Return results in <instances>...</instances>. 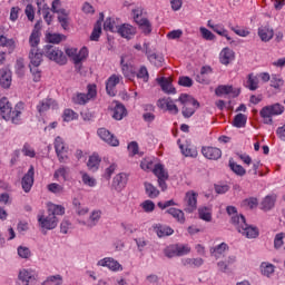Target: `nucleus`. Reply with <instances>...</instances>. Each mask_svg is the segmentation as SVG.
I'll return each mask as SVG.
<instances>
[{"label": "nucleus", "instance_id": "f257e3e1", "mask_svg": "<svg viewBox=\"0 0 285 285\" xmlns=\"http://www.w3.org/2000/svg\"><path fill=\"white\" fill-rule=\"evenodd\" d=\"M26 106L23 102H18L12 109V104L8 98L2 97L0 99V115L6 121H11L12 124H21V115Z\"/></svg>", "mask_w": 285, "mask_h": 285}, {"label": "nucleus", "instance_id": "f03ea898", "mask_svg": "<svg viewBox=\"0 0 285 285\" xmlns=\"http://www.w3.org/2000/svg\"><path fill=\"white\" fill-rule=\"evenodd\" d=\"M232 224L238 233H242L247 239H255L259 237V229L257 227L246 224L244 216H232Z\"/></svg>", "mask_w": 285, "mask_h": 285}, {"label": "nucleus", "instance_id": "7ed1b4c3", "mask_svg": "<svg viewBox=\"0 0 285 285\" xmlns=\"http://www.w3.org/2000/svg\"><path fill=\"white\" fill-rule=\"evenodd\" d=\"M178 101L183 106L181 115L185 119H190V117H193V115H195L199 108V101L187 94H181Z\"/></svg>", "mask_w": 285, "mask_h": 285}, {"label": "nucleus", "instance_id": "20e7f679", "mask_svg": "<svg viewBox=\"0 0 285 285\" xmlns=\"http://www.w3.org/2000/svg\"><path fill=\"white\" fill-rule=\"evenodd\" d=\"M284 106L279 102L263 107L259 111V115L263 118V124L273 126V117H279V115H284Z\"/></svg>", "mask_w": 285, "mask_h": 285}, {"label": "nucleus", "instance_id": "39448f33", "mask_svg": "<svg viewBox=\"0 0 285 285\" xmlns=\"http://www.w3.org/2000/svg\"><path fill=\"white\" fill-rule=\"evenodd\" d=\"M97 97V85H88L87 86V94L77 92L72 96L71 101L76 106H86L90 100Z\"/></svg>", "mask_w": 285, "mask_h": 285}, {"label": "nucleus", "instance_id": "423d86ee", "mask_svg": "<svg viewBox=\"0 0 285 285\" xmlns=\"http://www.w3.org/2000/svg\"><path fill=\"white\" fill-rule=\"evenodd\" d=\"M43 55L47 59H50V61L59 63V66H66V63H68V59L66 58V55H63V51L52 45L45 46Z\"/></svg>", "mask_w": 285, "mask_h": 285}, {"label": "nucleus", "instance_id": "0eeeda50", "mask_svg": "<svg viewBox=\"0 0 285 285\" xmlns=\"http://www.w3.org/2000/svg\"><path fill=\"white\" fill-rule=\"evenodd\" d=\"M144 14V9L138 7L132 10L134 21L139 26L140 30H142L144 35H150L153 32V24L148 18H141Z\"/></svg>", "mask_w": 285, "mask_h": 285}, {"label": "nucleus", "instance_id": "6e6552de", "mask_svg": "<svg viewBox=\"0 0 285 285\" xmlns=\"http://www.w3.org/2000/svg\"><path fill=\"white\" fill-rule=\"evenodd\" d=\"M38 224L45 230H55L59 224V218L51 213H49L48 216L38 215Z\"/></svg>", "mask_w": 285, "mask_h": 285}, {"label": "nucleus", "instance_id": "1a4fd4ad", "mask_svg": "<svg viewBox=\"0 0 285 285\" xmlns=\"http://www.w3.org/2000/svg\"><path fill=\"white\" fill-rule=\"evenodd\" d=\"M124 79L121 75H111L106 81V91L109 97H115L117 95V86H119L120 81Z\"/></svg>", "mask_w": 285, "mask_h": 285}, {"label": "nucleus", "instance_id": "9d476101", "mask_svg": "<svg viewBox=\"0 0 285 285\" xmlns=\"http://www.w3.org/2000/svg\"><path fill=\"white\" fill-rule=\"evenodd\" d=\"M36 3L38 7V13L42 12L47 26H51L52 19H55V14H52V11L50 7H48V3H46V0H36Z\"/></svg>", "mask_w": 285, "mask_h": 285}, {"label": "nucleus", "instance_id": "9b49d317", "mask_svg": "<svg viewBox=\"0 0 285 285\" xmlns=\"http://www.w3.org/2000/svg\"><path fill=\"white\" fill-rule=\"evenodd\" d=\"M197 197H199V194L189 190L185 195V213H195L197 210Z\"/></svg>", "mask_w": 285, "mask_h": 285}, {"label": "nucleus", "instance_id": "f8f14e48", "mask_svg": "<svg viewBox=\"0 0 285 285\" xmlns=\"http://www.w3.org/2000/svg\"><path fill=\"white\" fill-rule=\"evenodd\" d=\"M97 266H102L104 268H109V271H112L114 273L124 271V266H121V264H119V262H117L112 257H105V258L98 261Z\"/></svg>", "mask_w": 285, "mask_h": 285}, {"label": "nucleus", "instance_id": "ddd939ff", "mask_svg": "<svg viewBox=\"0 0 285 285\" xmlns=\"http://www.w3.org/2000/svg\"><path fill=\"white\" fill-rule=\"evenodd\" d=\"M97 135L109 146H119V139H117L116 136L110 132V130L101 127L97 130Z\"/></svg>", "mask_w": 285, "mask_h": 285}, {"label": "nucleus", "instance_id": "4468645a", "mask_svg": "<svg viewBox=\"0 0 285 285\" xmlns=\"http://www.w3.org/2000/svg\"><path fill=\"white\" fill-rule=\"evenodd\" d=\"M21 186L26 193L32 190V186H35V166L31 165L27 174L22 177Z\"/></svg>", "mask_w": 285, "mask_h": 285}, {"label": "nucleus", "instance_id": "2eb2a0df", "mask_svg": "<svg viewBox=\"0 0 285 285\" xmlns=\"http://www.w3.org/2000/svg\"><path fill=\"white\" fill-rule=\"evenodd\" d=\"M55 150L57 154V157L61 164H66V160L68 159V156L66 155V142H63V138L56 137L55 139Z\"/></svg>", "mask_w": 285, "mask_h": 285}, {"label": "nucleus", "instance_id": "dca6fc26", "mask_svg": "<svg viewBox=\"0 0 285 285\" xmlns=\"http://www.w3.org/2000/svg\"><path fill=\"white\" fill-rule=\"evenodd\" d=\"M158 108L161 110H168L171 115H179V108L175 105V101L170 98H161L158 100Z\"/></svg>", "mask_w": 285, "mask_h": 285}, {"label": "nucleus", "instance_id": "f3484780", "mask_svg": "<svg viewBox=\"0 0 285 285\" xmlns=\"http://www.w3.org/2000/svg\"><path fill=\"white\" fill-rule=\"evenodd\" d=\"M126 184H128V175L120 173L114 177L111 188L117 190V193H121L122 189L126 188Z\"/></svg>", "mask_w": 285, "mask_h": 285}, {"label": "nucleus", "instance_id": "a211bd4d", "mask_svg": "<svg viewBox=\"0 0 285 285\" xmlns=\"http://www.w3.org/2000/svg\"><path fill=\"white\" fill-rule=\"evenodd\" d=\"M202 155L205 157V159L217 161V159H222V149L217 147H203Z\"/></svg>", "mask_w": 285, "mask_h": 285}, {"label": "nucleus", "instance_id": "6ab92c4d", "mask_svg": "<svg viewBox=\"0 0 285 285\" xmlns=\"http://www.w3.org/2000/svg\"><path fill=\"white\" fill-rule=\"evenodd\" d=\"M30 67L39 68L41 66V61H43V53L39 51L38 48H31L29 52Z\"/></svg>", "mask_w": 285, "mask_h": 285}, {"label": "nucleus", "instance_id": "aec40b11", "mask_svg": "<svg viewBox=\"0 0 285 285\" xmlns=\"http://www.w3.org/2000/svg\"><path fill=\"white\" fill-rule=\"evenodd\" d=\"M277 202V195L272 194L267 195L261 202V210L268 213V210H273L275 208V203Z\"/></svg>", "mask_w": 285, "mask_h": 285}, {"label": "nucleus", "instance_id": "412c9836", "mask_svg": "<svg viewBox=\"0 0 285 285\" xmlns=\"http://www.w3.org/2000/svg\"><path fill=\"white\" fill-rule=\"evenodd\" d=\"M219 61L223 66H228L230 61H235V51L228 47L224 48L219 53Z\"/></svg>", "mask_w": 285, "mask_h": 285}, {"label": "nucleus", "instance_id": "4be33fe9", "mask_svg": "<svg viewBox=\"0 0 285 285\" xmlns=\"http://www.w3.org/2000/svg\"><path fill=\"white\" fill-rule=\"evenodd\" d=\"M154 233L158 237H170L175 230L170 226L161 225V224H156L153 226Z\"/></svg>", "mask_w": 285, "mask_h": 285}, {"label": "nucleus", "instance_id": "5701e85b", "mask_svg": "<svg viewBox=\"0 0 285 285\" xmlns=\"http://www.w3.org/2000/svg\"><path fill=\"white\" fill-rule=\"evenodd\" d=\"M1 88H10L12 86V72L8 69H0Z\"/></svg>", "mask_w": 285, "mask_h": 285}, {"label": "nucleus", "instance_id": "b1692460", "mask_svg": "<svg viewBox=\"0 0 285 285\" xmlns=\"http://www.w3.org/2000/svg\"><path fill=\"white\" fill-rule=\"evenodd\" d=\"M179 149L184 157H190L191 159H197V156L199 155V153L197 151V147L190 146L188 144H179Z\"/></svg>", "mask_w": 285, "mask_h": 285}, {"label": "nucleus", "instance_id": "393cba45", "mask_svg": "<svg viewBox=\"0 0 285 285\" xmlns=\"http://www.w3.org/2000/svg\"><path fill=\"white\" fill-rule=\"evenodd\" d=\"M120 66L124 77L126 79H129V81H132V79H135L136 77L135 67L132 65L125 63L124 58H121L120 60Z\"/></svg>", "mask_w": 285, "mask_h": 285}, {"label": "nucleus", "instance_id": "a878e982", "mask_svg": "<svg viewBox=\"0 0 285 285\" xmlns=\"http://www.w3.org/2000/svg\"><path fill=\"white\" fill-rule=\"evenodd\" d=\"M161 90H164L167 95H176L177 89L173 87V82L168 78H158L157 79Z\"/></svg>", "mask_w": 285, "mask_h": 285}, {"label": "nucleus", "instance_id": "bb28decb", "mask_svg": "<svg viewBox=\"0 0 285 285\" xmlns=\"http://www.w3.org/2000/svg\"><path fill=\"white\" fill-rule=\"evenodd\" d=\"M136 33H137V30L135 29V27L130 24H122L118 27V35H120V37H122L124 39H130Z\"/></svg>", "mask_w": 285, "mask_h": 285}, {"label": "nucleus", "instance_id": "cd10ccee", "mask_svg": "<svg viewBox=\"0 0 285 285\" xmlns=\"http://www.w3.org/2000/svg\"><path fill=\"white\" fill-rule=\"evenodd\" d=\"M258 37L262 41L267 43V41H271V39L275 37V31L271 27H261L258 28Z\"/></svg>", "mask_w": 285, "mask_h": 285}, {"label": "nucleus", "instance_id": "c85d7f7f", "mask_svg": "<svg viewBox=\"0 0 285 285\" xmlns=\"http://www.w3.org/2000/svg\"><path fill=\"white\" fill-rule=\"evenodd\" d=\"M226 250H228V244L220 243L219 245L210 248V255L212 257H215V259H219L220 257H224Z\"/></svg>", "mask_w": 285, "mask_h": 285}, {"label": "nucleus", "instance_id": "c756f323", "mask_svg": "<svg viewBox=\"0 0 285 285\" xmlns=\"http://www.w3.org/2000/svg\"><path fill=\"white\" fill-rule=\"evenodd\" d=\"M126 115H128L126 107L122 104H116L112 109V118L116 119V121H121Z\"/></svg>", "mask_w": 285, "mask_h": 285}, {"label": "nucleus", "instance_id": "7c9ffc66", "mask_svg": "<svg viewBox=\"0 0 285 285\" xmlns=\"http://www.w3.org/2000/svg\"><path fill=\"white\" fill-rule=\"evenodd\" d=\"M35 271L32 269H22L19 273V281L23 282L26 285H29L30 282H35Z\"/></svg>", "mask_w": 285, "mask_h": 285}, {"label": "nucleus", "instance_id": "2f4dec72", "mask_svg": "<svg viewBox=\"0 0 285 285\" xmlns=\"http://www.w3.org/2000/svg\"><path fill=\"white\" fill-rule=\"evenodd\" d=\"M145 193L149 199H157L159 197V189L153 185V183L145 181Z\"/></svg>", "mask_w": 285, "mask_h": 285}, {"label": "nucleus", "instance_id": "473e14b6", "mask_svg": "<svg viewBox=\"0 0 285 285\" xmlns=\"http://www.w3.org/2000/svg\"><path fill=\"white\" fill-rule=\"evenodd\" d=\"M207 26L208 28H212L216 35H219V37H225L227 41H230L232 38L228 36V30H226V28H224L222 24H212L210 21H208Z\"/></svg>", "mask_w": 285, "mask_h": 285}, {"label": "nucleus", "instance_id": "72a5a7b5", "mask_svg": "<svg viewBox=\"0 0 285 285\" xmlns=\"http://www.w3.org/2000/svg\"><path fill=\"white\" fill-rule=\"evenodd\" d=\"M0 48H8L9 53L14 52L17 45L14 39H8L6 36L0 35Z\"/></svg>", "mask_w": 285, "mask_h": 285}, {"label": "nucleus", "instance_id": "f704fd0d", "mask_svg": "<svg viewBox=\"0 0 285 285\" xmlns=\"http://www.w3.org/2000/svg\"><path fill=\"white\" fill-rule=\"evenodd\" d=\"M101 19L98 20L94 27V30L90 36L91 41H99V37H101V23L104 21V13H100Z\"/></svg>", "mask_w": 285, "mask_h": 285}, {"label": "nucleus", "instance_id": "c9c22d12", "mask_svg": "<svg viewBox=\"0 0 285 285\" xmlns=\"http://www.w3.org/2000/svg\"><path fill=\"white\" fill-rule=\"evenodd\" d=\"M53 104H55V100H52L50 98H46V99L41 100L37 105V110H38L39 115H43V112H48V109L51 108Z\"/></svg>", "mask_w": 285, "mask_h": 285}, {"label": "nucleus", "instance_id": "e433bc0d", "mask_svg": "<svg viewBox=\"0 0 285 285\" xmlns=\"http://www.w3.org/2000/svg\"><path fill=\"white\" fill-rule=\"evenodd\" d=\"M245 86L248 90H257L259 88V78L255 73H249Z\"/></svg>", "mask_w": 285, "mask_h": 285}, {"label": "nucleus", "instance_id": "4c0bfd02", "mask_svg": "<svg viewBox=\"0 0 285 285\" xmlns=\"http://www.w3.org/2000/svg\"><path fill=\"white\" fill-rule=\"evenodd\" d=\"M168 215H171L174 219H177L179 224H184L186 222V216L184 215V212L181 209H177L175 207H170L167 209Z\"/></svg>", "mask_w": 285, "mask_h": 285}, {"label": "nucleus", "instance_id": "58836bf2", "mask_svg": "<svg viewBox=\"0 0 285 285\" xmlns=\"http://www.w3.org/2000/svg\"><path fill=\"white\" fill-rule=\"evenodd\" d=\"M183 266H188L189 268H199V266H204L203 258H185L181 261Z\"/></svg>", "mask_w": 285, "mask_h": 285}, {"label": "nucleus", "instance_id": "ea45409f", "mask_svg": "<svg viewBox=\"0 0 285 285\" xmlns=\"http://www.w3.org/2000/svg\"><path fill=\"white\" fill-rule=\"evenodd\" d=\"M58 21L63 30H68V26H70V13L68 11H60L58 13Z\"/></svg>", "mask_w": 285, "mask_h": 285}, {"label": "nucleus", "instance_id": "a19ab883", "mask_svg": "<svg viewBox=\"0 0 285 285\" xmlns=\"http://www.w3.org/2000/svg\"><path fill=\"white\" fill-rule=\"evenodd\" d=\"M72 204H73V210L79 215V217H83V215H88V210H89L88 207L82 206L79 199L75 198L72 200Z\"/></svg>", "mask_w": 285, "mask_h": 285}, {"label": "nucleus", "instance_id": "79ce46f5", "mask_svg": "<svg viewBox=\"0 0 285 285\" xmlns=\"http://www.w3.org/2000/svg\"><path fill=\"white\" fill-rule=\"evenodd\" d=\"M148 60L156 66V68H161V66H164V55L161 53H150Z\"/></svg>", "mask_w": 285, "mask_h": 285}, {"label": "nucleus", "instance_id": "37998d69", "mask_svg": "<svg viewBox=\"0 0 285 285\" xmlns=\"http://www.w3.org/2000/svg\"><path fill=\"white\" fill-rule=\"evenodd\" d=\"M88 59V48L82 47L79 52H76V56H73V63L78 66V63H81V61H86Z\"/></svg>", "mask_w": 285, "mask_h": 285}, {"label": "nucleus", "instance_id": "c03bdc74", "mask_svg": "<svg viewBox=\"0 0 285 285\" xmlns=\"http://www.w3.org/2000/svg\"><path fill=\"white\" fill-rule=\"evenodd\" d=\"M229 168L237 175L238 177H244L246 175V169L242 166L235 163V160H229Z\"/></svg>", "mask_w": 285, "mask_h": 285}, {"label": "nucleus", "instance_id": "a18cd8bd", "mask_svg": "<svg viewBox=\"0 0 285 285\" xmlns=\"http://www.w3.org/2000/svg\"><path fill=\"white\" fill-rule=\"evenodd\" d=\"M101 219V210H94L91 215L89 216V219L87 222V226L89 228L95 227L96 224H99V220Z\"/></svg>", "mask_w": 285, "mask_h": 285}, {"label": "nucleus", "instance_id": "49530a36", "mask_svg": "<svg viewBox=\"0 0 285 285\" xmlns=\"http://www.w3.org/2000/svg\"><path fill=\"white\" fill-rule=\"evenodd\" d=\"M199 218L203 219V222H212L213 220V212L208 207H200L198 209Z\"/></svg>", "mask_w": 285, "mask_h": 285}, {"label": "nucleus", "instance_id": "de8ad7c7", "mask_svg": "<svg viewBox=\"0 0 285 285\" xmlns=\"http://www.w3.org/2000/svg\"><path fill=\"white\" fill-rule=\"evenodd\" d=\"M48 213L57 217L58 215H66V207L61 205L51 204L48 208Z\"/></svg>", "mask_w": 285, "mask_h": 285}, {"label": "nucleus", "instance_id": "09e8293b", "mask_svg": "<svg viewBox=\"0 0 285 285\" xmlns=\"http://www.w3.org/2000/svg\"><path fill=\"white\" fill-rule=\"evenodd\" d=\"M261 273L265 275V277H271L273 273H275V265L271 263H262L261 264Z\"/></svg>", "mask_w": 285, "mask_h": 285}, {"label": "nucleus", "instance_id": "8fccbe9b", "mask_svg": "<svg viewBox=\"0 0 285 285\" xmlns=\"http://www.w3.org/2000/svg\"><path fill=\"white\" fill-rule=\"evenodd\" d=\"M153 173H154V175L157 176L158 179L168 178V171H166V169H164V165H161V164L155 165Z\"/></svg>", "mask_w": 285, "mask_h": 285}, {"label": "nucleus", "instance_id": "3c124183", "mask_svg": "<svg viewBox=\"0 0 285 285\" xmlns=\"http://www.w3.org/2000/svg\"><path fill=\"white\" fill-rule=\"evenodd\" d=\"M246 115L238 114L234 117L233 126H235V128H244V126H246Z\"/></svg>", "mask_w": 285, "mask_h": 285}, {"label": "nucleus", "instance_id": "603ef678", "mask_svg": "<svg viewBox=\"0 0 285 285\" xmlns=\"http://www.w3.org/2000/svg\"><path fill=\"white\" fill-rule=\"evenodd\" d=\"M101 163V159L97 155H92L89 157L87 166L89 170H97L99 168V164Z\"/></svg>", "mask_w": 285, "mask_h": 285}, {"label": "nucleus", "instance_id": "864d4df0", "mask_svg": "<svg viewBox=\"0 0 285 285\" xmlns=\"http://www.w3.org/2000/svg\"><path fill=\"white\" fill-rule=\"evenodd\" d=\"M46 39L49 43H61L62 39H66V37L61 33H47Z\"/></svg>", "mask_w": 285, "mask_h": 285}, {"label": "nucleus", "instance_id": "5fc2aeb1", "mask_svg": "<svg viewBox=\"0 0 285 285\" xmlns=\"http://www.w3.org/2000/svg\"><path fill=\"white\" fill-rule=\"evenodd\" d=\"M233 92V86L228 85H220L215 89V95L217 97H222V95H230Z\"/></svg>", "mask_w": 285, "mask_h": 285}, {"label": "nucleus", "instance_id": "6e6d98bb", "mask_svg": "<svg viewBox=\"0 0 285 285\" xmlns=\"http://www.w3.org/2000/svg\"><path fill=\"white\" fill-rule=\"evenodd\" d=\"M63 121H75V119H79V114L75 112L72 109H65L62 115Z\"/></svg>", "mask_w": 285, "mask_h": 285}, {"label": "nucleus", "instance_id": "4d7b16f0", "mask_svg": "<svg viewBox=\"0 0 285 285\" xmlns=\"http://www.w3.org/2000/svg\"><path fill=\"white\" fill-rule=\"evenodd\" d=\"M164 255L168 257V259H173V257H178L177 254V244L169 245L164 249Z\"/></svg>", "mask_w": 285, "mask_h": 285}, {"label": "nucleus", "instance_id": "13d9d810", "mask_svg": "<svg viewBox=\"0 0 285 285\" xmlns=\"http://www.w3.org/2000/svg\"><path fill=\"white\" fill-rule=\"evenodd\" d=\"M271 86H272V88H275L276 90L282 88V86H284V79H282V76L275 75V73L272 75Z\"/></svg>", "mask_w": 285, "mask_h": 285}, {"label": "nucleus", "instance_id": "bf43d9fd", "mask_svg": "<svg viewBox=\"0 0 285 285\" xmlns=\"http://www.w3.org/2000/svg\"><path fill=\"white\" fill-rule=\"evenodd\" d=\"M82 184H85V186H89V188H95V186H97V179L90 177V175L86 173H82Z\"/></svg>", "mask_w": 285, "mask_h": 285}, {"label": "nucleus", "instance_id": "052dcab7", "mask_svg": "<svg viewBox=\"0 0 285 285\" xmlns=\"http://www.w3.org/2000/svg\"><path fill=\"white\" fill-rule=\"evenodd\" d=\"M39 41H40L39 32L37 30H33L29 37V43L31 49L37 48V46H39Z\"/></svg>", "mask_w": 285, "mask_h": 285}, {"label": "nucleus", "instance_id": "680f3d73", "mask_svg": "<svg viewBox=\"0 0 285 285\" xmlns=\"http://www.w3.org/2000/svg\"><path fill=\"white\" fill-rule=\"evenodd\" d=\"M176 249L178 257H184V255H188L190 253V246L184 244H176Z\"/></svg>", "mask_w": 285, "mask_h": 285}, {"label": "nucleus", "instance_id": "e2e57ef3", "mask_svg": "<svg viewBox=\"0 0 285 285\" xmlns=\"http://www.w3.org/2000/svg\"><path fill=\"white\" fill-rule=\"evenodd\" d=\"M137 79H142V81L147 82L148 79H150V76L148 75V69L146 66L140 67L138 72L136 73Z\"/></svg>", "mask_w": 285, "mask_h": 285}, {"label": "nucleus", "instance_id": "0e129e2a", "mask_svg": "<svg viewBox=\"0 0 285 285\" xmlns=\"http://www.w3.org/2000/svg\"><path fill=\"white\" fill-rule=\"evenodd\" d=\"M18 255H19V257H21V259H29V257H31L32 253L30 252V248L19 246Z\"/></svg>", "mask_w": 285, "mask_h": 285}, {"label": "nucleus", "instance_id": "69168bd1", "mask_svg": "<svg viewBox=\"0 0 285 285\" xmlns=\"http://www.w3.org/2000/svg\"><path fill=\"white\" fill-rule=\"evenodd\" d=\"M200 35L206 41H214L215 39L213 31L208 30L205 27H200Z\"/></svg>", "mask_w": 285, "mask_h": 285}, {"label": "nucleus", "instance_id": "338daca9", "mask_svg": "<svg viewBox=\"0 0 285 285\" xmlns=\"http://www.w3.org/2000/svg\"><path fill=\"white\" fill-rule=\"evenodd\" d=\"M141 208L145 213H153L155 210V203L153 200H145L141 204Z\"/></svg>", "mask_w": 285, "mask_h": 285}, {"label": "nucleus", "instance_id": "774afa93", "mask_svg": "<svg viewBox=\"0 0 285 285\" xmlns=\"http://www.w3.org/2000/svg\"><path fill=\"white\" fill-rule=\"evenodd\" d=\"M24 14L28 21H35V7L32 4H27L24 9Z\"/></svg>", "mask_w": 285, "mask_h": 285}]
</instances>
